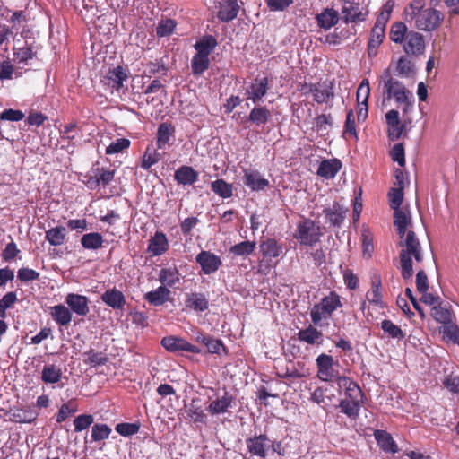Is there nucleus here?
Wrapping results in <instances>:
<instances>
[{
  "label": "nucleus",
  "mask_w": 459,
  "mask_h": 459,
  "mask_svg": "<svg viewBox=\"0 0 459 459\" xmlns=\"http://www.w3.org/2000/svg\"><path fill=\"white\" fill-rule=\"evenodd\" d=\"M407 22H414L417 29L425 31L437 30L444 20L440 11L433 7L425 8L424 0H413L404 10Z\"/></svg>",
  "instance_id": "1"
},
{
  "label": "nucleus",
  "mask_w": 459,
  "mask_h": 459,
  "mask_svg": "<svg viewBox=\"0 0 459 459\" xmlns=\"http://www.w3.org/2000/svg\"><path fill=\"white\" fill-rule=\"evenodd\" d=\"M384 100L394 99L398 105H403V113H408L413 107V94L405 85L394 78L390 67L384 70L380 76Z\"/></svg>",
  "instance_id": "2"
},
{
  "label": "nucleus",
  "mask_w": 459,
  "mask_h": 459,
  "mask_svg": "<svg viewBox=\"0 0 459 459\" xmlns=\"http://www.w3.org/2000/svg\"><path fill=\"white\" fill-rule=\"evenodd\" d=\"M401 247L399 254L401 274L404 280H410L413 276L412 257L417 263L423 261L422 247L420 240L412 230L404 234L398 243Z\"/></svg>",
  "instance_id": "3"
},
{
  "label": "nucleus",
  "mask_w": 459,
  "mask_h": 459,
  "mask_svg": "<svg viewBox=\"0 0 459 459\" xmlns=\"http://www.w3.org/2000/svg\"><path fill=\"white\" fill-rule=\"evenodd\" d=\"M322 236L321 228L311 219L300 221L293 235L301 245L314 246Z\"/></svg>",
  "instance_id": "4"
},
{
  "label": "nucleus",
  "mask_w": 459,
  "mask_h": 459,
  "mask_svg": "<svg viewBox=\"0 0 459 459\" xmlns=\"http://www.w3.org/2000/svg\"><path fill=\"white\" fill-rule=\"evenodd\" d=\"M342 307L339 295L332 291L330 294L323 298L320 303L316 304L311 309V320L317 325L326 315H331L338 307Z\"/></svg>",
  "instance_id": "5"
},
{
  "label": "nucleus",
  "mask_w": 459,
  "mask_h": 459,
  "mask_svg": "<svg viewBox=\"0 0 459 459\" xmlns=\"http://www.w3.org/2000/svg\"><path fill=\"white\" fill-rule=\"evenodd\" d=\"M316 361L317 367V377L322 381L339 383V380L343 376H340L339 372L334 368L335 362L332 356L322 353L316 358ZM336 365H338L337 362Z\"/></svg>",
  "instance_id": "6"
},
{
  "label": "nucleus",
  "mask_w": 459,
  "mask_h": 459,
  "mask_svg": "<svg viewBox=\"0 0 459 459\" xmlns=\"http://www.w3.org/2000/svg\"><path fill=\"white\" fill-rule=\"evenodd\" d=\"M162 347L173 353H179L183 351H187L191 353H200L201 350L191 343H189L186 339L175 335H169L163 337L160 342Z\"/></svg>",
  "instance_id": "7"
},
{
  "label": "nucleus",
  "mask_w": 459,
  "mask_h": 459,
  "mask_svg": "<svg viewBox=\"0 0 459 459\" xmlns=\"http://www.w3.org/2000/svg\"><path fill=\"white\" fill-rule=\"evenodd\" d=\"M341 13L345 23H358L367 20L368 10L359 3L351 2L343 4Z\"/></svg>",
  "instance_id": "8"
},
{
  "label": "nucleus",
  "mask_w": 459,
  "mask_h": 459,
  "mask_svg": "<svg viewBox=\"0 0 459 459\" xmlns=\"http://www.w3.org/2000/svg\"><path fill=\"white\" fill-rule=\"evenodd\" d=\"M128 78L125 69L118 65L108 72L102 77L101 83L107 90L111 92L114 91H119L123 88L124 82Z\"/></svg>",
  "instance_id": "9"
},
{
  "label": "nucleus",
  "mask_w": 459,
  "mask_h": 459,
  "mask_svg": "<svg viewBox=\"0 0 459 459\" xmlns=\"http://www.w3.org/2000/svg\"><path fill=\"white\" fill-rule=\"evenodd\" d=\"M394 226L399 238H403L404 234L412 228L411 213L408 206L394 210Z\"/></svg>",
  "instance_id": "10"
},
{
  "label": "nucleus",
  "mask_w": 459,
  "mask_h": 459,
  "mask_svg": "<svg viewBox=\"0 0 459 459\" xmlns=\"http://www.w3.org/2000/svg\"><path fill=\"white\" fill-rule=\"evenodd\" d=\"M403 43V50L408 56H420L424 53V38L415 30H410Z\"/></svg>",
  "instance_id": "11"
},
{
  "label": "nucleus",
  "mask_w": 459,
  "mask_h": 459,
  "mask_svg": "<svg viewBox=\"0 0 459 459\" xmlns=\"http://www.w3.org/2000/svg\"><path fill=\"white\" fill-rule=\"evenodd\" d=\"M65 303L71 312L77 316H85L90 312L89 299L86 296L75 293H68L65 297Z\"/></svg>",
  "instance_id": "12"
},
{
  "label": "nucleus",
  "mask_w": 459,
  "mask_h": 459,
  "mask_svg": "<svg viewBox=\"0 0 459 459\" xmlns=\"http://www.w3.org/2000/svg\"><path fill=\"white\" fill-rule=\"evenodd\" d=\"M195 261L200 264L202 271L205 274L216 272L221 265V258L210 251H201L197 255Z\"/></svg>",
  "instance_id": "13"
},
{
  "label": "nucleus",
  "mask_w": 459,
  "mask_h": 459,
  "mask_svg": "<svg viewBox=\"0 0 459 459\" xmlns=\"http://www.w3.org/2000/svg\"><path fill=\"white\" fill-rule=\"evenodd\" d=\"M385 120L388 126V137L391 141L398 140L403 130L404 124L401 122L399 113L395 109H391L385 114Z\"/></svg>",
  "instance_id": "14"
},
{
  "label": "nucleus",
  "mask_w": 459,
  "mask_h": 459,
  "mask_svg": "<svg viewBox=\"0 0 459 459\" xmlns=\"http://www.w3.org/2000/svg\"><path fill=\"white\" fill-rule=\"evenodd\" d=\"M269 442L270 440L265 434H261L246 440L248 452L252 455L259 456L261 458H265L266 450L269 447Z\"/></svg>",
  "instance_id": "15"
},
{
  "label": "nucleus",
  "mask_w": 459,
  "mask_h": 459,
  "mask_svg": "<svg viewBox=\"0 0 459 459\" xmlns=\"http://www.w3.org/2000/svg\"><path fill=\"white\" fill-rule=\"evenodd\" d=\"M268 83L267 77H256L247 89V99L251 100L254 104L259 102L268 91Z\"/></svg>",
  "instance_id": "16"
},
{
  "label": "nucleus",
  "mask_w": 459,
  "mask_h": 459,
  "mask_svg": "<svg viewBox=\"0 0 459 459\" xmlns=\"http://www.w3.org/2000/svg\"><path fill=\"white\" fill-rule=\"evenodd\" d=\"M386 23L381 21H376V23L371 30L370 38L368 43V52L369 56L377 54V48L381 45L385 38Z\"/></svg>",
  "instance_id": "17"
},
{
  "label": "nucleus",
  "mask_w": 459,
  "mask_h": 459,
  "mask_svg": "<svg viewBox=\"0 0 459 459\" xmlns=\"http://www.w3.org/2000/svg\"><path fill=\"white\" fill-rule=\"evenodd\" d=\"M337 385L338 389H344L346 395L345 399H349L359 403L362 402L363 394L360 387L357 385L356 382L351 380L350 377L345 376L342 377L339 380Z\"/></svg>",
  "instance_id": "18"
},
{
  "label": "nucleus",
  "mask_w": 459,
  "mask_h": 459,
  "mask_svg": "<svg viewBox=\"0 0 459 459\" xmlns=\"http://www.w3.org/2000/svg\"><path fill=\"white\" fill-rule=\"evenodd\" d=\"M334 98L333 84L332 82H322L315 83L313 99L318 103H326Z\"/></svg>",
  "instance_id": "19"
},
{
  "label": "nucleus",
  "mask_w": 459,
  "mask_h": 459,
  "mask_svg": "<svg viewBox=\"0 0 459 459\" xmlns=\"http://www.w3.org/2000/svg\"><path fill=\"white\" fill-rule=\"evenodd\" d=\"M244 172V184L252 191L264 190L269 186V181L262 178L258 171L246 169Z\"/></svg>",
  "instance_id": "20"
},
{
  "label": "nucleus",
  "mask_w": 459,
  "mask_h": 459,
  "mask_svg": "<svg viewBox=\"0 0 459 459\" xmlns=\"http://www.w3.org/2000/svg\"><path fill=\"white\" fill-rule=\"evenodd\" d=\"M238 10L237 0H222L220 3L217 17L221 22H228L237 17Z\"/></svg>",
  "instance_id": "21"
},
{
  "label": "nucleus",
  "mask_w": 459,
  "mask_h": 459,
  "mask_svg": "<svg viewBox=\"0 0 459 459\" xmlns=\"http://www.w3.org/2000/svg\"><path fill=\"white\" fill-rule=\"evenodd\" d=\"M348 209L344 208L338 202H333V205L324 209L323 212L328 219L331 225L340 227L345 218Z\"/></svg>",
  "instance_id": "22"
},
{
  "label": "nucleus",
  "mask_w": 459,
  "mask_h": 459,
  "mask_svg": "<svg viewBox=\"0 0 459 459\" xmlns=\"http://www.w3.org/2000/svg\"><path fill=\"white\" fill-rule=\"evenodd\" d=\"M101 300L113 309H123L126 305L123 292L116 288L107 290L101 295Z\"/></svg>",
  "instance_id": "23"
},
{
  "label": "nucleus",
  "mask_w": 459,
  "mask_h": 459,
  "mask_svg": "<svg viewBox=\"0 0 459 459\" xmlns=\"http://www.w3.org/2000/svg\"><path fill=\"white\" fill-rule=\"evenodd\" d=\"M339 13L333 8H325L324 11L316 15L317 25L325 30H330L339 22Z\"/></svg>",
  "instance_id": "24"
},
{
  "label": "nucleus",
  "mask_w": 459,
  "mask_h": 459,
  "mask_svg": "<svg viewBox=\"0 0 459 459\" xmlns=\"http://www.w3.org/2000/svg\"><path fill=\"white\" fill-rule=\"evenodd\" d=\"M342 169V162L338 159L324 160L317 169V175L325 178H333Z\"/></svg>",
  "instance_id": "25"
},
{
  "label": "nucleus",
  "mask_w": 459,
  "mask_h": 459,
  "mask_svg": "<svg viewBox=\"0 0 459 459\" xmlns=\"http://www.w3.org/2000/svg\"><path fill=\"white\" fill-rule=\"evenodd\" d=\"M174 178L179 185H193L198 179V172L192 167L183 165L174 174Z\"/></svg>",
  "instance_id": "26"
},
{
  "label": "nucleus",
  "mask_w": 459,
  "mask_h": 459,
  "mask_svg": "<svg viewBox=\"0 0 459 459\" xmlns=\"http://www.w3.org/2000/svg\"><path fill=\"white\" fill-rule=\"evenodd\" d=\"M299 341L310 345H321L323 342V333L311 325L298 333Z\"/></svg>",
  "instance_id": "27"
},
{
  "label": "nucleus",
  "mask_w": 459,
  "mask_h": 459,
  "mask_svg": "<svg viewBox=\"0 0 459 459\" xmlns=\"http://www.w3.org/2000/svg\"><path fill=\"white\" fill-rule=\"evenodd\" d=\"M168 248L169 243L166 235L162 232L157 231L149 241L148 250L152 254V255H160L164 254Z\"/></svg>",
  "instance_id": "28"
},
{
  "label": "nucleus",
  "mask_w": 459,
  "mask_h": 459,
  "mask_svg": "<svg viewBox=\"0 0 459 459\" xmlns=\"http://www.w3.org/2000/svg\"><path fill=\"white\" fill-rule=\"evenodd\" d=\"M170 290L165 286H160L156 290L147 292L144 299L152 306H161L166 303L169 298Z\"/></svg>",
  "instance_id": "29"
},
{
  "label": "nucleus",
  "mask_w": 459,
  "mask_h": 459,
  "mask_svg": "<svg viewBox=\"0 0 459 459\" xmlns=\"http://www.w3.org/2000/svg\"><path fill=\"white\" fill-rule=\"evenodd\" d=\"M50 315L56 323L61 326L69 325L73 317L69 307L61 304L52 307L50 308Z\"/></svg>",
  "instance_id": "30"
},
{
  "label": "nucleus",
  "mask_w": 459,
  "mask_h": 459,
  "mask_svg": "<svg viewBox=\"0 0 459 459\" xmlns=\"http://www.w3.org/2000/svg\"><path fill=\"white\" fill-rule=\"evenodd\" d=\"M186 307L195 311L203 312L208 308V299L203 293H190L185 300Z\"/></svg>",
  "instance_id": "31"
},
{
  "label": "nucleus",
  "mask_w": 459,
  "mask_h": 459,
  "mask_svg": "<svg viewBox=\"0 0 459 459\" xmlns=\"http://www.w3.org/2000/svg\"><path fill=\"white\" fill-rule=\"evenodd\" d=\"M199 399H193L190 404L186 407V413L187 418L195 423L206 424L207 416L204 412L202 406L199 405Z\"/></svg>",
  "instance_id": "32"
},
{
  "label": "nucleus",
  "mask_w": 459,
  "mask_h": 459,
  "mask_svg": "<svg viewBox=\"0 0 459 459\" xmlns=\"http://www.w3.org/2000/svg\"><path fill=\"white\" fill-rule=\"evenodd\" d=\"M271 117L269 109L265 107L255 106L254 107L249 115L245 117L247 121L252 122L254 125L260 126L268 122Z\"/></svg>",
  "instance_id": "33"
},
{
  "label": "nucleus",
  "mask_w": 459,
  "mask_h": 459,
  "mask_svg": "<svg viewBox=\"0 0 459 459\" xmlns=\"http://www.w3.org/2000/svg\"><path fill=\"white\" fill-rule=\"evenodd\" d=\"M415 74V65L407 56H401L397 61L395 74L402 78H411Z\"/></svg>",
  "instance_id": "34"
},
{
  "label": "nucleus",
  "mask_w": 459,
  "mask_h": 459,
  "mask_svg": "<svg viewBox=\"0 0 459 459\" xmlns=\"http://www.w3.org/2000/svg\"><path fill=\"white\" fill-rule=\"evenodd\" d=\"M217 46L216 39L212 36H204L195 44L196 54L209 57Z\"/></svg>",
  "instance_id": "35"
},
{
  "label": "nucleus",
  "mask_w": 459,
  "mask_h": 459,
  "mask_svg": "<svg viewBox=\"0 0 459 459\" xmlns=\"http://www.w3.org/2000/svg\"><path fill=\"white\" fill-rule=\"evenodd\" d=\"M232 402L233 397L225 393L222 397L212 401L207 410L212 414L224 413L231 406Z\"/></svg>",
  "instance_id": "36"
},
{
  "label": "nucleus",
  "mask_w": 459,
  "mask_h": 459,
  "mask_svg": "<svg viewBox=\"0 0 459 459\" xmlns=\"http://www.w3.org/2000/svg\"><path fill=\"white\" fill-rule=\"evenodd\" d=\"M38 416L32 409H16L10 414V420L16 423H31Z\"/></svg>",
  "instance_id": "37"
},
{
  "label": "nucleus",
  "mask_w": 459,
  "mask_h": 459,
  "mask_svg": "<svg viewBox=\"0 0 459 459\" xmlns=\"http://www.w3.org/2000/svg\"><path fill=\"white\" fill-rule=\"evenodd\" d=\"M260 249L265 257H278L282 252V247L274 239L267 238L260 243Z\"/></svg>",
  "instance_id": "38"
},
{
  "label": "nucleus",
  "mask_w": 459,
  "mask_h": 459,
  "mask_svg": "<svg viewBox=\"0 0 459 459\" xmlns=\"http://www.w3.org/2000/svg\"><path fill=\"white\" fill-rule=\"evenodd\" d=\"M175 128L171 124L161 123L157 131L156 144L158 149L163 148L173 135Z\"/></svg>",
  "instance_id": "39"
},
{
  "label": "nucleus",
  "mask_w": 459,
  "mask_h": 459,
  "mask_svg": "<svg viewBox=\"0 0 459 459\" xmlns=\"http://www.w3.org/2000/svg\"><path fill=\"white\" fill-rule=\"evenodd\" d=\"M375 437L379 446L385 452L395 453L397 446L390 434L384 430H377Z\"/></svg>",
  "instance_id": "40"
},
{
  "label": "nucleus",
  "mask_w": 459,
  "mask_h": 459,
  "mask_svg": "<svg viewBox=\"0 0 459 459\" xmlns=\"http://www.w3.org/2000/svg\"><path fill=\"white\" fill-rule=\"evenodd\" d=\"M66 229L63 226H56L46 231V239L51 246H61L65 243Z\"/></svg>",
  "instance_id": "41"
},
{
  "label": "nucleus",
  "mask_w": 459,
  "mask_h": 459,
  "mask_svg": "<svg viewBox=\"0 0 459 459\" xmlns=\"http://www.w3.org/2000/svg\"><path fill=\"white\" fill-rule=\"evenodd\" d=\"M381 329L384 332V337L403 340L405 337L403 331L389 319L381 322Z\"/></svg>",
  "instance_id": "42"
},
{
  "label": "nucleus",
  "mask_w": 459,
  "mask_h": 459,
  "mask_svg": "<svg viewBox=\"0 0 459 459\" xmlns=\"http://www.w3.org/2000/svg\"><path fill=\"white\" fill-rule=\"evenodd\" d=\"M103 242L102 235L98 232L84 234L81 238V244L85 249H99Z\"/></svg>",
  "instance_id": "43"
},
{
  "label": "nucleus",
  "mask_w": 459,
  "mask_h": 459,
  "mask_svg": "<svg viewBox=\"0 0 459 459\" xmlns=\"http://www.w3.org/2000/svg\"><path fill=\"white\" fill-rule=\"evenodd\" d=\"M161 159V154L152 145H148L142 158L141 167L149 169L152 166L158 163Z\"/></svg>",
  "instance_id": "44"
},
{
  "label": "nucleus",
  "mask_w": 459,
  "mask_h": 459,
  "mask_svg": "<svg viewBox=\"0 0 459 459\" xmlns=\"http://www.w3.org/2000/svg\"><path fill=\"white\" fill-rule=\"evenodd\" d=\"M62 377L61 369L55 365H47L43 368L41 378L46 384H56Z\"/></svg>",
  "instance_id": "45"
},
{
  "label": "nucleus",
  "mask_w": 459,
  "mask_h": 459,
  "mask_svg": "<svg viewBox=\"0 0 459 459\" xmlns=\"http://www.w3.org/2000/svg\"><path fill=\"white\" fill-rule=\"evenodd\" d=\"M431 316L437 323L443 325H449L452 323V312L449 309L441 307L440 305H437L432 307Z\"/></svg>",
  "instance_id": "46"
},
{
  "label": "nucleus",
  "mask_w": 459,
  "mask_h": 459,
  "mask_svg": "<svg viewBox=\"0 0 459 459\" xmlns=\"http://www.w3.org/2000/svg\"><path fill=\"white\" fill-rule=\"evenodd\" d=\"M408 32L405 23L402 22H394L391 27L390 39L394 43H403Z\"/></svg>",
  "instance_id": "47"
},
{
  "label": "nucleus",
  "mask_w": 459,
  "mask_h": 459,
  "mask_svg": "<svg viewBox=\"0 0 459 459\" xmlns=\"http://www.w3.org/2000/svg\"><path fill=\"white\" fill-rule=\"evenodd\" d=\"M212 190L222 198H229L232 195L233 187L231 184L223 179H217L211 184Z\"/></svg>",
  "instance_id": "48"
},
{
  "label": "nucleus",
  "mask_w": 459,
  "mask_h": 459,
  "mask_svg": "<svg viewBox=\"0 0 459 459\" xmlns=\"http://www.w3.org/2000/svg\"><path fill=\"white\" fill-rule=\"evenodd\" d=\"M159 281L164 285L172 287L179 281V273L177 269L163 268L160 272Z\"/></svg>",
  "instance_id": "49"
},
{
  "label": "nucleus",
  "mask_w": 459,
  "mask_h": 459,
  "mask_svg": "<svg viewBox=\"0 0 459 459\" xmlns=\"http://www.w3.org/2000/svg\"><path fill=\"white\" fill-rule=\"evenodd\" d=\"M210 65L209 57L195 54L191 61L192 73L195 75L202 74L208 69Z\"/></svg>",
  "instance_id": "50"
},
{
  "label": "nucleus",
  "mask_w": 459,
  "mask_h": 459,
  "mask_svg": "<svg viewBox=\"0 0 459 459\" xmlns=\"http://www.w3.org/2000/svg\"><path fill=\"white\" fill-rule=\"evenodd\" d=\"M255 248V242L243 241L230 248V252L238 256H247L254 252Z\"/></svg>",
  "instance_id": "51"
},
{
  "label": "nucleus",
  "mask_w": 459,
  "mask_h": 459,
  "mask_svg": "<svg viewBox=\"0 0 459 459\" xmlns=\"http://www.w3.org/2000/svg\"><path fill=\"white\" fill-rule=\"evenodd\" d=\"M340 408L342 412L350 418H356L359 415L360 403L351 401L349 399H342L340 402Z\"/></svg>",
  "instance_id": "52"
},
{
  "label": "nucleus",
  "mask_w": 459,
  "mask_h": 459,
  "mask_svg": "<svg viewBox=\"0 0 459 459\" xmlns=\"http://www.w3.org/2000/svg\"><path fill=\"white\" fill-rule=\"evenodd\" d=\"M367 299L370 303L380 304L382 299L381 295V280L380 277H374L372 280L371 290L367 293Z\"/></svg>",
  "instance_id": "53"
},
{
  "label": "nucleus",
  "mask_w": 459,
  "mask_h": 459,
  "mask_svg": "<svg viewBox=\"0 0 459 459\" xmlns=\"http://www.w3.org/2000/svg\"><path fill=\"white\" fill-rule=\"evenodd\" d=\"M77 411H78V406H77L75 401L70 400L68 403H64L60 407V409L56 414V421L58 423L63 422L64 420H65L67 419V417L69 415L75 413Z\"/></svg>",
  "instance_id": "54"
},
{
  "label": "nucleus",
  "mask_w": 459,
  "mask_h": 459,
  "mask_svg": "<svg viewBox=\"0 0 459 459\" xmlns=\"http://www.w3.org/2000/svg\"><path fill=\"white\" fill-rule=\"evenodd\" d=\"M111 429L107 424L97 423L92 426L91 438L93 441H101L108 438Z\"/></svg>",
  "instance_id": "55"
},
{
  "label": "nucleus",
  "mask_w": 459,
  "mask_h": 459,
  "mask_svg": "<svg viewBox=\"0 0 459 459\" xmlns=\"http://www.w3.org/2000/svg\"><path fill=\"white\" fill-rule=\"evenodd\" d=\"M403 187H393L388 193L390 207L393 210L402 209L403 200Z\"/></svg>",
  "instance_id": "56"
},
{
  "label": "nucleus",
  "mask_w": 459,
  "mask_h": 459,
  "mask_svg": "<svg viewBox=\"0 0 459 459\" xmlns=\"http://www.w3.org/2000/svg\"><path fill=\"white\" fill-rule=\"evenodd\" d=\"M370 94V86L368 79H363L357 90L358 105L367 104Z\"/></svg>",
  "instance_id": "57"
},
{
  "label": "nucleus",
  "mask_w": 459,
  "mask_h": 459,
  "mask_svg": "<svg viewBox=\"0 0 459 459\" xmlns=\"http://www.w3.org/2000/svg\"><path fill=\"white\" fill-rule=\"evenodd\" d=\"M93 416L91 414H82L74 420V431L81 432L88 429L93 423Z\"/></svg>",
  "instance_id": "58"
},
{
  "label": "nucleus",
  "mask_w": 459,
  "mask_h": 459,
  "mask_svg": "<svg viewBox=\"0 0 459 459\" xmlns=\"http://www.w3.org/2000/svg\"><path fill=\"white\" fill-rule=\"evenodd\" d=\"M176 27L174 20L167 19L160 21L156 28V33L159 37H165L171 34Z\"/></svg>",
  "instance_id": "59"
},
{
  "label": "nucleus",
  "mask_w": 459,
  "mask_h": 459,
  "mask_svg": "<svg viewBox=\"0 0 459 459\" xmlns=\"http://www.w3.org/2000/svg\"><path fill=\"white\" fill-rule=\"evenodd\" d=\"M130 146V141L126 138H118L111 143L106 149L107 154H115L123 152Z\"/></svg>",
  "instance_id": "60"
},
{
  "label": "nucleus",
  "mask_w": 459,
  "mask_h": 459,
  "mask_svg": "<svg viewBox=\"0 0 459 459\" xmlns=\"http://www.w3.org/2000/svg\"><path fill=\"white\" fill-rule=\"evenodd\" d=\"M140 426L136 423H119L116 426V431L124 437H129L136 434Z\"/></svg>",
  "instance_id": "61"
},
{
  "label": "nucleus",
  "mask_w": 459,
  "mask_h": 459,
  "mask_svg": "<svg viewBox=\"0 0 459 459\" xmlns=\"http://www.w3.org/2000/svg\"><path fill=\"white\" fill-rule=\"evenodd\" d=\"M98 177L94 181L95 186H99L100 184L103 186L108 185L114 178L115 172L113 170H108L104 168L98 169Z\"/></svg>",
  "instance_id": "62"
},
{
  "label": "nucleus",
  "mask_w": 459,
  "mask_h": 459,
  "mask_svg": "<svg viewBox=\"0 0 459 459\" xmlns=\"http://www.w3.org/2000/svg\"><path fill=\"white\" fill-rule=\"evenodd\" d=\"M17 278L22 282L32 281L39 280V273L36 272L33 269L22 267L18 270Z\"/></svg>",
  "instance_id": "63"
},
{
  "label": "nucleus",
  "mask_w": 459,
  "mask_h": 459,
  "mask_svg": "<svg viewBox=\"0 0 459 459\" xmlns=\"http://www.w3.org/2000/svg\"><path fill=\"white\" fill-rule=\"evenodd\" d=\"M442 333L444 338H446L455 343L459 342V327L456 325H453L452 323L445 325Z\"/></svg>",
  "instance_id": "64"
}]
</instances>
